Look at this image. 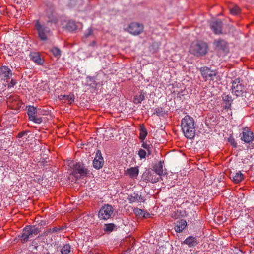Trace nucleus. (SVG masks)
I'll return each mask as SVG.
<instances>
[{
    "instance_id": "obj_41",
    "label": "nucleus",
    "mask_w": 254,
    "mask_h": 254,
    "mask_svg": "<svg viewBox=\"0 0 254 254\" xmlns=\"http://www.w3.org/2000/svg\"><path fill=\"white\" fill-rule=\"evenodd\" d=\"M163 112V108L161 107L157 108L155 109L154 114L159 116Z\"/></svg>"
},
{
    "instance_id": "obj_35",
    "label": "nucleus",
    "mask_w": 254,
    "mask_h": 254,
    "mask_svg": "<svg viewBox=\"0 0 254 254\" xmlns=\"http://www.w3.org/2000/svg\"><path fill=\"white\" fill-rule=\"evenodd\" d=\"M51 51L54 56L56 57L59 58L61 55V51L58 48L54 47L52 48Z\"/></svg>"
},
{
    "instance_id": "obj_12",
    "label": "nucleus",
    "mask_w": 254,
    "mask_h": 254,
    "mask_svg": "<svg viewBox=\"0 0 254 254\" xmlns=\"http://www.w3.org/2000/svg\"><path fill=\"white\" fill-rule=\"evenodd\" d=\"M144 26L142 24L137 22H132L128 26V32L134 35H138L141 33L143 30Z\"/></svg>"
},
{
    "instance_id": "obj_4",
    "label": "nucleus",
    "mask_w": 254,
    "mask_h": 254,
    "mask_svg": "<svg viewBox=\"0 0 254 254\" xmlns=\"http://www.w3.org/2000/svg\"><path fill=\"white\" fill-rule=\"evenodd\" d=\"M246 86L242 80L240 78H236L232 83V93L236 96H243V94L245 93Z\"/></svg>"
},
{
    "instance_id": "obj_24",
    "label": "nucleus",
    "mask_w": 254,
    "mask_h": 254,
    "mask_svg": "<svg viewBox=\"0 0 254 254\" xmlns=\"http://www.w3.org/2000/svg\"><path fill=\"white\" fill-rule=\"evenodd\" d=\"M146 93L141 91L139 94H136L133 98V103L135 104H140L145 99Z\"/></svg>"
},
{
    "instance_id": "obj_45",
    "label": "nucleus",
    "mask_w": 254,
    "mask_h": 254,
    "mask_svg": "<svg viewBox=\"0 0 254 254\" xmlns=\"http://www.w3.org/2000/svg\"><path fill=\"white\" fill-rule=\"evenodd\" d=\"M50 233H51V230L50 229V228H48L43 232L42 236H47L48 235V234H49Z\"/></svg>"
},
{
    "instance_id": "obj_16",
    "label": "nucleus",
    "mask_w": 254,
    "mask_h": 254,
    "mask_svg": "<svg viewBox=\"0 0 254 254\" xmlns=\"http://www.w3.org/2000/svg\"><path fill=\"white\" fill-rule=\"evenodd\" d=\"M7 102L11 104L13 107L20 106L21 105V102L19 99V97L16 95H10L7 97Z\"/></svg>"
},
{
    "instance_id": "obj_36",
    "label": "nucleus",
    "mask_w": 254,
    "mask_h": 254,
    "mask_svg": "<svg viewBox=\"0 0 254 254\" xmlns=\"http://www.w3.org/2000/svg\"><path fill=\"white\" fill-rule=\"evenodd\" d=\"M30 227V230L32 233V236L37 235L40 231L39 229L37 227H36L35 226H29Z\"/></svg>"
},
{
    "instance_id": "obj_47",
    "label": "nucleus",
    "mask_w": 254,
    "mask_h": 254,
    "mask_svg": "<svg viewBox=\"0 0 254 254\" xmlns=\"http://www.w3.org/2000/svg\"><path fill=\"white\" fill-rule=\"evenodd\" d=\"M26 134L25 132H19L17 135V137L18 138H21L23 137L25 134Z\"/></svg>"
},
{
    "instance_id": "obj_7",
    "label": "nucleus",
    "mask_w": 254,
    "mask_h": 254,
    "mask_svg": "<svg viewBox=\"0 0 254 254\" xmlns=\"http://www.w3.org/2000/svg\"><path fill=\"white\" fill-rule=\"evenodd\" d=\"M240 135L242 141L249 144L252 148H254V135L252 131L248 128H243Z\"/></svg>"
},
{
    "instance_id": "obj_15",
    "label": "nucleus",
    "mask_w": 254,
    "mask_h": 254,
    "mask_svg": "<svg viewBox=\"0 0 254 254\" xmlns=\"http://www.w3.org/2000/svg\"><path fill=\"white\" fill-rule=\"evenodd\" d=\"M32 234L30 230V227L26 226L23 230V233L20 237L22 243L26 242L28 241L29 238L32 237Z\"/></svg>"
},
{
    "instance_id": "obj_31",
    "label": "nucleus",
    "mask_w": 254,
    "mask_h": 254,
    "mask_svg": "<svg viewBox=\"0 0 254 254\" xmlns=\"http://www.w3.org/2000/svg\"><path fill=\"white\" fill-rule=\"evenodd\" d=\"M77 28L75 23L72 21H68L66 25V29L69 31H73Z\"/></svg>"
},
{
    "instance_id": "obj_3",
    "label": "nucleus",
    "mask_w": 254,
    "mask_h": 254,
    "mask_svg": "<svg viewBox=\"0 0 254 254\" xmlns=\"http://www.w3.org/2000/svg\"><path fill=\"white\" fill-rule=\"evenodd\" d=\"M207 45L206 43L201 41H196L192 43L190 48V52L195 56H201L205 55L207 53Z\"/></svg>"
},
{
    "instance_id": "obj_49",
    "label": "nucleus",
    "mask_w": 254,
    "mask_h": 254,
    "mask_svg": "<svg viewBox=\"0 0 254 254\" xmlns=\"http://www.w3.org/2000/svg\"><path fill=\"white\" fill-rule=\"evenodd\" d=\"M96 84L94 83V85H93L92 87H95V86H96Z\"/></svg>"
},
{
    "instance_id": "obj_43",
    "label": "nucleus",
    "mask_w": 254,
    "mask_h": 254,
    "mask_svg": "<svg viewBox=\"0 0 254 254\" xmlns=\"http://www.w3.org/2000/svg\"><path fill=\"white\" fill-rule=\"evenodd\" d=\"M93 30L92 29L89 28L88 29L87 31L85 33L84 36L85 37L87 38L92 35Z\"/></svg>"
},
{
    "instance_id": "obj_19",
    "label": "nucleus",
    "mask_w": 254,
    "mask_h": 254,
    "mask_svg": "<svg viewBox=\"0 0 254 254\" xmlns=\"http://www.w3.org/2000/svg\"><path fill=\"white\" fill-rule=\"evenodd\" d=\"M47 16L48 20L47 21V24L54 23L57 24L58 22V19L57 16L54 14L53 10L52 8H49L47 11Z\"/></svg>"
},
{
    "instance_id": "obj_34",
    "label": "nucleus",
    "mask_w": 254,
    "mask_h": 254,
    "mask_svg": "<svg viewBox=\"0 0 254 254\" xmlns=\"http://www.w3.org/2000/svg\"><path fill=\"white\" fill-rule=\"evenodd\" d=\"M230 12L233 15H237L240 12V9L238 6L235 5L230 8Z\"/></svg>"
},
{
    "instance_id": "obj_11",
    "label": "nucleus",
    "mask_w": 254,
    "mask_h": 254,
    "mask_svg": "<svg viewBox=\"0 0 254 254\" xmlns=\"http://www.w3.org/2000/svg\"><path fill=\"white\" fill-rule=\"evenodd\" d=\"M158 176L153 170H147L143 173L142 178L145 181L155 183L159 181V176Z\"/></svg>"
},
{
    "instance_id": "obj_37",
    "label": "nucleus",
    "mask_w": 254,
    "mask_h": 254,
    "mask_svg": "<svg viewBox=\"0 0 254 254\" xmlns=\"http://www.w3.org/2000/svg\"><path fill=\"white\" fill-rule=\"evenodd\" d=\"M138 154L141 159H144L145 158L147 154V151H146L143 149H140L138 151Z\"/></svg>"
},
{
    "instance_id": "obj_18",
    "label": "nucleus",
    "mask_w": 254,
    "mask_h": 254,
    "mask_svg": "<svg viewBox=\"0 0 254 254\" xmlns=\"http://www.w3.org/2000/svg\"><path fill=\"white\" fill-rule=\"evenodd\" d=\"M139 174L138 167L127 168L125 171V174L131 178H136Z\"/></svg>"
},
{
    "instance_id": "obj_20",
    "label": "nucleus",
    "mask_w": 254,
    "mask_h": 254,
    "mask_svg": "<svg viewBox=\"0 0 254 254\" xmlns=\"http://www.w3.org/2000/svg\"><path fill=\"white\" fill-rule=\"evenodd\" d=\"M128 200L130 203H133L135 202H144V199L141 195H139L138 193L134 192L128 195Z\"/></svg>"
},
{
    "instance_id": "obj_28",
    "label": "nucleus",
    "mask_w": 254,
    "mask_h": 254,
    "mask_svg": "<svg viewBox=\"0 0 254 254\" xmlns=\"http://www.w3.org/2000/svg\"><path fill=\"white\" fill-rule=\"evenodd\" d=\"M223 100L225 104V108L229 109L233 101L232 97L229 95H225L223 97Z\"/></svg>"
},
{
    "instance_id": "obj_50",
    "label": "nucleus",
    "mask_w": 254,
    "mask_h": 254,
    "mask_svg": "<svg viewBox=\"0 0 254 254\" xmlns=\"http://www.w3.org/2000/svg\"><path fill=\"white\" fill-rule=\"evenodd\" d=\"M44 254H50V253H49V252H47V253H46V254H45V253H44Z\"/></svg>"
},
{
    "instance_id": "obj_13",
    "label": "nucleus",
    "mask_w": 254,
    "mask_h": 254,
    "mask_svg": "<svg viewBox=\"0 0 254 254\" xmlns=\"http://www.w3.org/2000/svg\"><path fill=\"white\" fill-rule=\"evenodd\" d=\"M104 162L101 151L97 150L96 152V156L93 161V167L96 169H100L103 167Z\"/></svg>"
},
{
    "instance_id": "obj_9",
    "label": "nucleus",
    "mask_w": 254,
    "mask_h": 254,
    "mask_svg": "<svg viewBox=\"0 0 254 254\" xmlns=\"http://www.w3.org/2000/svg\"><path fill=\"white\" fill-rule=\"evenodd\" d=\"M38 110L36 107L33 106H29L27 110V114L29 117V120L37 124L41 123L43 121L42 118L38 116Z\"/></svg>"
},
{
    "instance_id": "obj_10",
    "label": "nucleus",
    "mask_w": 254,
    "mask_h": 254,
    "mask_svg": "<svg viewBox=\"0 0 254 254\" xmlns=\"http://www.w3.org/2000/svg\"><path fill=\"white\" fill-rule=\"evenodd\" d=\"M214 44L215 45V49L222 54L225 55L229 52L228 44L225 40L221 39L215 40Z\"/></svg>"
},
{
    "instance_id": "obj_46",
    "label": "nucleus",
    "mask_w": 254,
    "mask_h": 254,
    "mask_svg": "<svg viewBox=\"0 0 254 254\" xmlns=\"http://www.w3.org/2000/svg\"><path fill=\"white\" fill-rule=\"evenodd\" d=\"M150 214L148 212H146L144 211V213L142 215V216L144 218H149L150 217Z\"/></svg>"
},
{
    "instance_id": "obj_23",
    "label": "nucleus",
    "mask_w": 254,
    "mask_h": 254,
    "mask_svg": "<svg viewBox=\"0 0 254 254\" xmlns=\"http://www.w3.org/2000/svg\"><path fill=\"white\" fill-rule=\"evenodd\" d=\"M31 59L38 65H42L44 60L42 59L38 53H32L30 55Z\"/></svg>"
},
{
    "instance_id": "obj_21",
    "label": "nucleus",
    "mask_w": 254,
    "mask_h": 254,
    "mask_svg": "<svg viewBox=\"0 0 254 254\" xmlns=\"http://www.w3.org/2000/svg\"><path fill=\"white\" fill-rule=\"evenodd\" d=\"M187 222L184 219H181L175 223V230L176 232H181L187 226Z\"/></svg>"
},
{
    "instance_id": "obj_29",
    "label": "nucleus",
    "mask_w": 254,
    "mask_h": 254,
    "mask_svg": "<svg viewBox=\"0 0 254 254\" xmlns=\"http://www.w3.org/2000/svg\"><path fill=\"white\" fill-rule=\"evenodd\" d=\"M116 227V226L113 223H108L104 225V231L106 233L112 232Z\"/></svg>"
},
{
    "instance_id": "obj_44",
    "label": "nucleus",
    "mask_w": 254,
    "mask_h": 254,
    "mask_svg": "<svg viewBox=\"0 0 254 254\" xmlns=\"http://www.w3.org/2000/svg\"><path fill=\"white\" fill-rule=\"evenodd\" d=\"M50 229L51 230V233H53V232H57L58 231H60V230H62L63 229L61 228V227H54L52 228H50Z\"/></svg>"
},
{
    "instance_id": "obj_14",
    "label": "nucleus",
    "mask_w": 254,
    "mask_h": 254,
    "mask_svg": "<svg viewBox=\"0 0 254 254\" xmlns=\"http://www.w3.org/2000/svg\"><path fill=\"white\" fill-rule=\"evenodd\" d=\"M210 28L216 34H222L223 23L221 20L216 19L210 24Z\"/></svg>"
},
{
    "instance_id": "obj_32",
    "label": "nucleus",
    "mask_w": 254,
    "mask_h": 254,
    "mask_svg": "<svg viewBox=\"0 0 254 254\" xmlns=\"http://www.w3.org/2000/svg\"><path fill=\"white\" fill-rule=\"evenodd\" d=\"M62 98L61 99H64L65 100H67L68 102V104L71 105L74 101L75 99V97L73 94H69L68 95H62Z\"/></svg>"
},
{
    "instance_id": "obj_2",
    "label": "nucleus",
    "mask_w": 254,
    "mask_h": 254,
    "mask_svg": "<svg viewBox=\"0 0 254 254\" xmlns=\"http://www.w3.org/2000/svg\"><path fill=\"white\" fill-rule=\"evenodd\" d=\"M35 28L37 32L39 38L43 41L48 40L52 32L49 27V24L37 20L35 21Z\"/></svg>"
},
{
    "instance_id": "obj_8",
    "label": "nucleus",
    "mask_w": 254,
    "mask_h": 254,
    "mask_svg": "<svg viewBox=\"0 0 254 254\" xmlns=\"http://www.w3.org/2000/svg\"><path fill=\"white\" fill-rule=\"evenodd\" d=\"M199 71L202 77L205 81L208 80H213L214 77L218 74V72L216 70H211L210 68L207 66L201 67Z\"/></svg>"
},
{
    "instance_id": "obj_5",
    "label": "nucleus",
    "mask_w": 254,
    "mask_h": 254,
    "mask_svg": "<svg viewBox=\"0 0 254 254\" xmlns=\"http://www.w3.org/2000/svg\"><path fill=\"white\" fill-rule=\"evenodd\" d=\"M88 170L81 162H77L73 164L72 167V175L76 178H84L88 174Z\"/></svg>"
},
{
    "instance_id": "obj_26",
    "label": "nucleus",
    "mask_w": 254,
    "mask_h": 254,
    "mask_svg": "<svg viewBox=\"0 0 254 254\" xmlns=\"http://www.w3.org/2000/svg\"><path fill=\"white\" fill-rule=\"evenodd\" d=\"M163 166L162 162L160 161L153 166V171L157 174L159 176H161L163 174Z\"/></svg>"
},
{
    "instance_id": "obj_6",
    "label": "nucleus",
    "mask_w": 254,
    "mask_h": 254,
    "mask_svg": "<svg viewBox=\"0 0 254 254\" xmlns=\"http://www.w3.org/2000/svg\"><path fill=\"white\" fill-rule=\"evenodd\" d=\"M113 213V207L108 204H104L99 211L98 217L100 220H107L111 217Z\"/></svg>"
},
{
    "instance_id": "obj_27",
    "label": "nucleus",
    "mask_w": 254,
    "mask_h": 254,
    "mask_svg": "<svg viewBox=\"0 0 254 254\" xmlns=\"http://www.w3.org/2000/svg\"><path fill=\"white\" fill-rule=\"evenodd\" d=\"M231 178H232L233 181L235 183H239L244 179V175L241 171H239L231 175Z\"/></svg>"
},
{
    "instance_id": "obj_1",
    "label": "nucleus",
    "mask_w": 254,
    "mask_h": 254,
    "mask_svg": "<svg viewBox=\"0 0 254 254\" xmlns=\"http://www.w3.org/2000/svg\"><path fill=\"white\" fill-rule=\"evenodd\" d=\"M181 127L186 137L189 139L194 137L195 134V122L192 117L185 116L182 120Z\"/></svg>"
},
{
    "instance_id": "obj_39",
    "label": "nucleus",
    "mask_w": 254,
    "mask_h": 254,
    "mask_svg": "<svg viewBox=\"0 0 254 254\" xmlns=\"http://www.w3.org/2000/svg\"><path fill=\"white\" fill-rule=\"evenodd\" d=\"M228 142L233 147L236 148L237 147V143L236 142L235 139L233 137H230L228 138Z\"/></svg>"
},
{
    "instance_id": "obj_30",
    "label": "nucleus",
    "mask_w": 254,
    "mask_h": 254,
    "mask_svg": "<svg viewBox=\"0 0 254 254\" xmlns=\"http://www.w3.org/2000/svg\"><path fill=\"white\" fill-rule=\"evenodd\" d=\"M139 139L141 140H144L147 135V131L144 126H142L140 127Z\"/></svg>"
},
{
    "instance_id": "obj_17",
    "label": "nucleus",
    "mask_w": 254,
    "mask_h": 254,
    "mask_svg": "<svg viewBox=\"0 0 254 254\" xmlns=\"http://www.w3.org/2000/svg\"><path fill=\"white\" fill-rule=\"evenodd\" d=\"M182 244L187 245L190 248H192L196 246L198 242L195 237L190 236L187 238Z\"/></svg>"
},
{
    "instance_id": "obj_25",
    "label": "nucleus",
    "mask_w": 254,
    "mask_h": 254,
    "mask_svg": "<svg viewBox=\"0 0 254 254\" xmlns=\"http://www.w3.org/2000/svg\"><path fill=\"white\" fill-rule=\"evenodd\" d=\"M141 142L142 143L141 147L146 150L148 156L152 154V149L153 146L150 141L141 140Z\"/></svg>"
},
{
    "instance_id": "obj_22",
    "label": "nucleus",
    "mask_w": 254,
    "mask_h": 254,
    "mask_svg": "<svg viewBox=\"0 0 254 254\" xmlns=\"http://www.w3.org/2000/svg\"><path fill=\"white\" fill-rule=\"evenodd\" d=\"M0 75L6 77V79H10L12 76V73L11 70L7 66H3L0 68Z\"/></svg>"
},
{
    "instance_id": "obj_38",
    "label": "nucleus",
    "mask_w": 254,
    "mask_h": 254,
    "mask_svg": "<svg viewBox=\"0 0 254 254\" xmlns=\"http://www.w3.org/2000/svg\"><path fill=\"white\" fill-rule=\"evenodd\" d=\"M181 213H182V212L181 210H177L176 211H174L172 214V217L175 219H178L180 218V216L181 215Z\"/></svg>"
},
{
    "instance_id": "obj_42",
    "label": "nucleus",
    "mask_w": 254,
    "mask_h": 254,
    "mask_svg": "<svg viewBox=\"0 0 254 254\" xmlns=\"http://www.w3.org/2000/svg\"><path fill=\"white\" fill-rule=\"evenodd\" d=\"M16 81L14 79H11L10 82L8 84V88H11L14 87L16 84Z\"/></svg>"
},
{
    "instance_id": "obj_48",
    "label": "nucleus",
    "mask_w": 254,
    "mask_h": 254,
    "mask_svg": "<svg viewBox=\"0 0 254 254\" xmlns=\"http://www.w3.org/2000/svg\"><path fill=\"white\" fill-rule=\"evenodd\" d=\"M89 254H100V253H99L98 252H96L95 251L94 252H90Z\"/></svg>"
},
{
    "instance_id": "obj_40",
    "label": "nucleus",
    "mask_w": 254,
    "mask_h": 254,
    "mask_svg": "<svg viewBox=\"0 0 254 254\" xmlns=\"http://www.w3.org/2000/svg\"><path fill=\"white\" fill-rule=\"evenodd\" d=\"M134 212L136 215L142 216L144 213V211L141 209L135 208L134 210Z\"/></svg>"
},
{
    "instance_id": "obj_51",
    "label": "nucleus",
    "mask_w": 254,
    "mask_h": 254,
    "mask_svg": "<svg viewBox=\"0 0 254 254\" xmlns=\"http://www.w3.org/2000/svg\"><path fill=\"white\" fill-rule=\"evenodd\" d=\"M90 81H92L93 79L92 78H90Z\"/></svg>"
},
{
    "instance_id": "obj_33",
    "label": "nucleus",
    "mask_w": 254,
    "mask_h": 254,
    "mask_svg": "<svg viewBox=\"0 0 254 254\" xmlns=\"http://www.w3.org/2000/svg\"><path fill=\"white\" fill-rule=\"evenodd\" d=\"M71 246L69 244H65L61 250V254H68L70 252Z\"/></svg>"
}]
</instances>
